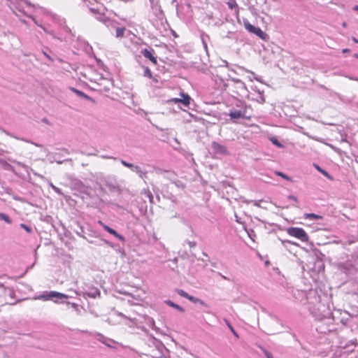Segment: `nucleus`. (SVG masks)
Listing matches in <instances>:
<instances>
[{
	"label": "nucleus",
	"mask_w": 358,
	"mask_h": 358,
	"mask_svg": "<svg viewBox=\"0 0 358 358\" xmlns=\"http://www.w3.org/2000/svg\"><path fill=\"white\" fill-rule=\"evenodd\" d=\"M304 218L305 219H309V220H319L322 219V216L315 214V213H306L304 214Z\"/></svg>",
	"instance_id": "nucleus-20"
},
{
	"label": "nucleus",
	"mask_w": 358,
	"mask_h": 358,
	"mask_svg": "<svg viewBox=\"0 0 358 358\" xmlns=\"http://www.w3.org/2000/svg\"><path fill=\"white\" fill-rule=\"evenodd\" d=\"M7 135L10 136H12V137H14V138H15L16 139H20V140L22 139V138H17V137H15V136H13V135H10V134H9V133H7Z\"/></svg>",
	"instance_id": "nucleus-51"
},
{
	"label": "nucleus",
	"mask_w": 358,
	"mask_h": 358,
	"mask_svg": "<svg viewBox=\"0 0 358 358\" xmlns=\"http://www.w3.org/2000/svg\"><path fill=\"white\" fill-rule=\"evenodd\" d=\"M260 101H262V103L264 102V99L262 98V99H260Z\"/></svg>",
	"instance_id": "nucleus-57"
},
{
	"label": "nucleus",
	"mask_w": 358,
	"mask_h": 358,
	"mask_svg": "<svg viewBox=\"0 0 358 358\" xmlns=\"http://www.w3.org/2000/svg\"><path fill=\"white\" fill-rule=\"evenodd\" d=\"M350 80H358V78H356L355 77H348Z\"/></svg>",
	"instance_id": "nucleus-50"
},
{
	"label": "nucleus",
	"mask_w": 358,
	"mask_h": 358,
	"mask_svg": "<svg viewBox=\"0 0 358 358\" xmlns=\"http://www.w3.org/2000/svg\"><path fill=\"white\" fill-rule=\"evenodd\" d=\"M199 299H200L194 297V296H193L192 295H190V296L188 297V300L190 301L191 302L194 303H197L199 302Z\"/></svg>",
	"instance_id": "nucleus-33"
},
{
	"label": "nucleus",
	"mask_w": 358,
	"mask_h": 358,
	"mask_svg": "<svg viewBox=\"0 0 358 358\" xmlns=\"http://www.w3.org/2000/svg\"><path fill=\"white\" fill-rule=\"evenodd\" d=\"M20 227L22 229H24L28 234H31L33 231L32 228L30 226H28L24 223H21L20 224Z\"/></svg>",
	"instance_id": "nucleus-25"
},
{
	"label": "nucleus",
	"mask_w": 358,
	"mask_h": 358,
	"mask_svg": "<svg viewBox=\"0 0 358 358\" xmlns=\"http://www.w3.org/2000/svg\"><path fill=\"white\" fill-rule=\"evenodd\" d=\"M181 98H172L168 101L169 103H182L185 107L189 108L192 98L187 94L180 92Z\"/></svg>",
	"instance_id": "nucleus-7"
},
{
	"label": "nucleus",
	"mask_w": 358,
	"mask_h": 358,
	"mask_svg": "<svg viewBox=\"0 0 358 358\" xmlns=\"http://www.w3.org/2000/svg\"><path fill=\"white\" fill-rule=\"evenodd\" d=\"M342 26L343 27H347V23L346 22H343Z\"/></svg>",
	"instance_id": "nucleus-56"
},
{
	"label": "nucleus",
	"mask_w": 358,
	"mask_h": 358,
	"mask_svg": "<svg viewBox=\"0 0 358 358\" xmlns=\"http://www.w3.org/2000/svg\"><path fill=\"white\" fill-rule=\"evenodd\" d=\"M104 182L106 186L109 189L110 191L116 192L117 193L121 192V189L118 185L116 178L113 176H108L105 178Z\"/></svg>",
	"instance_id": "nucleus-8"
},
{
	"label": "nucleus",
	"mask_w": 358,
	"mask_h": 358,
	"mask_svg": "<svg viewBox=\"0 0 358 358\" xmlns=\"http://www.w3.org/2000/svg\"><path fill=\"white\" fill-rule=\"evenodd\" d=\"M11 9L13 10V13L17 16L20 15H25L28 17H30L32 19V20L38 26L41 27L47 34L52 35L54 38H57L62 41V38L59 37H57L55 36L53 31H48L45 27L42 26L41 24H38L32 15V13L36 9H38V7L34 4H31L30 2H29L27 0H19L18 1H16L15 3H11Z\"/></svg>",
	"instance_id": "nucleus-1"
},
{
	"label": "nucleus",
	"mask_w": 358,
	"mask_h": 358,
	"mask_svg": "<svg viewBox=\"0 0 358 358\" xmlns=\"http://www.w3.org/2000/svg\"><path fill=\"white\" fill-rule=\"evenodd\" d=\"M287 234L293 237H295L302 242H307L308 241V236L305 230L300 227H289L287 229Z\"/></svg>",
	"instance_id": "nucleus-4"
},
{
	"label": "nucleus",
	"mask_w": 358,
	"mask_h": 358,
	"mask_svg": "<svg viewBox=\"0 0 358 358\" xmlns=\"http://www.w3.org/2000/svg\"><path fill=\"white\" fill-rule=\"evenodd\" d=\"M0 220L4 221L7 224H12L11 218L6 214L0 212Z\"/></svg>",
	"instance_id": "nucleus-21"
},
{
	"label": "nucleus",
	"mask_w": 358,
	"mask_h": 358,
	"mask_svg": "<svg viewBox=\"0 0 358 358\" xmlns=\"http://www.w3.org/2000/svg\"><path fill=\"white\" fill-rule=\"evenodd\" d=\"M143 76L145 77H148L149 78H151L152 77V74L150 69L147 66H143Z\"/></svg>",
	"instance_id": "nucleus-24"
},
{
	"label": "nucleus",
	"mask_w": 358,
	"mask_h": 358,
	"mask_svg": "<svg viewBox=\"0 0 358 358\" xmlns=\"http://www.w3.org/2000/svg\"><path fill=\"white\" fill-rule=\"evenodd\" d=\"M71 90L80 97H82V98H84V99H88V100L91 99V98L88 95L85 94L83 92H82L79 90H77V89L73 87V88H71Z\"/></svg>",
	"instance_id": "nucleus-18"
},
{
	"label": "nucleus",
	"mask_w": 358,
	"mask_h": 358,
	"mask_svg": "<svg viewBox=\"0 0 358 358\" xmlns=\"http://www.w3.org/2000/svg\"><path fill=\"white\" fill-rule=\"evenodd\" d=\"M203 255H205V256L208 257V255H207V254H206V253L203 252Z\"/></svg>",
	"instance_id": "nucleus-60"
},
{
	"label": "nucleus",
	"mask_w": 358,
	"mask_h": 358,
	"mask_svg": "<svg viewBox=\"0 0 358 358\" xmlns=\"http://www.w3.org/2000/svg\"><path fill=\"white\" fill-rule=\"evenodd\" d=\"M103 158H106V159H113L115 160H117V157H110V156H103Z\"/></svg>",
	"instance_id": "nucleus-44"
},
{
	"label": "nucleus",
	"mask_w": 358,
	"mask_h": 358,
	"mask_svg": "<svg viewBox=\"0 0 358 358\" xmlns=\"http://www.w3.org/2000/svg\"><path fill=\"white\" fill-rule=\"evenodd\" d=\"M16 164H17L18 166L22 167V168H23V169H24L27 171V170H28V169H29V167H28L27 165H25L24 164H23V163L20 162H16Z\"/></svg>",
	"instance_id": "nucleus-35"
},
{
	"label": "nucleus",
	"mask_w": 358,
	"mask_h": 358,
	"mask_svg": "<svg viewBox=\"0 0 358 358\" xmlns=\"http://www.w3.org/2000/svg\"><path fill=\"white\" fill-rule=\"evenodd\" d=\"M152 13L155 17V21L159 22L163 24L164 21H166L164 11L162 10L161 6L159 3L151 5Z\"/></svg>",
	"instance_id": "nucleus-6"
},
{
	"label": "nucleus",
	"mask_w": 358,
	"mask_h": 358,
	"mask_svg": "<svg viewBox=\"0 0 358 358\" xmlns=\"http://www.w3.org/2000/svg\"><path fill=\"white\" fill-rule=\"evenodd\" d=\"M271 141L272 143L275 145H276L278 148H282L283 145L281 143H280L275 138H271Z\"/></svg>",
	"instance_id": "nucleus-30"
},
{
	"label": "nucleus",
	"mask_w": 358,
	"mask_h": 358,
	"mask_svg": "<svg viewBox=\"0 0 358 358\" xmlns=\"http://www.w3.org/2000/svg\"><path fill=\"white\" fill-rule=\"evenodd\" d=\"M119 160H120V163H121L123 166H126V167H127V168H129V169L133 171V170H134V166H135V165H134V164H131V163H129V162H126L125 160L122 159H120Z\"/></svg>",
	"instance_id": "nucleus-22"
},
{
	"label": "nucleus",
	"mask_w": 358,
	"mask_h": 358,
	"mask_svg": "<svg viewBox=\"0 0 358 358\" xmlns=\"http://www.w3.org/2000/svg\"><path fill=\"white\" fill-rule=\"evenodd\" d=\"M99 223L102 226V227L104 229V230L108 231L109 234L113 235L118 240H120L122 242L125 241V238L122 235L118 234L115 229H113L111 227H108V225L105 224L101 221H99Z\"/></svg>",
	"instance_id": "nucleus-10"
},
{
	"label": "nucleus",
	"mask_w": 358,
	"mask_h": 358,
	"mask_svg": "<svg viewBox=\"0 0 358 358\" xmlns=\"http://www.w3.org/2000/svg\"><path fill=\"white\" fill-rule=\"evenodd\" d=\"M141 54L147 59H150L152 63L157 64V58L153 55L155 51L152 49H143Z\"/></svg>",
	"instance_id": "nucleus-11"
},
{
	"label": "nucleus",
	"mask_w": 358,
	"mask_h": 358,
	"mask_svg": "<svg viewBox=\"0 0 358 358\" xmlns=\"http://www.w3.org/2000/svg\"><path fill=\"white\" fill-rule=\"evenodd\" d=\"M236 106L240 108V109H231L229 111V115L231 120L250 119V116L247 115V110L248 108V106L244 102L238 101V103H236Z\"/></svg>",
	"instance_id": "nucleus-2"
},
{
	"label": "nucleus",
	"mask_w": 358,
	"mask_h": 358,
	"mask_svg": "<svg viewBox=\"0 0 358 358\" xmlns=\"http://www.w3.org/2000/svg\"><path fill=\"white\" fill-rule=\"evenodd\" d=\"M43 55L50 62H53V58L45 51H42Z\"/></svg>",
	"instance_id": "nucleus-34"
},
{
	"label": "nucleus",
	"mask_w": 358,
	"mask_h": 358,
	"mask_svg": "<svg viewBox=\"0 0 358 358\" xmlns=\"http://www.w3.org/2000/svg\"><path fill=\"white\" fill-rule=\"evenodd\" d=\"M115 29V37L116 38H122L124 36V31L126 30L125 27H117Z\"/></svg>",
	"instance_id": "nucleus-17"
},
{
	"label": "nucleus",
	"mask_w": 358,
	"mask_h": 358,
	"mask_svg": "<svg viewBox=\"0 0 358 358\" xmlns=\"http://www.w3.org/2000/svg\"><path fill=\"white\" fill-rule=\"evenodd\" d=\"M150 6L158 3V0H149Z\"/></svg>",
	"instance_id": "nucleus-43"
},
{
	"label": "nucleus",
	"mask_w": 358,
	"mask_h": 358,
	"mask_svg": "<svg viewBox=\"0 0 358 358\" xmlns=\"http://www.w3.org/2000/svg\"><path fill=\"white\" fill-rule=\"evenodd\" d=\"M357 240H358V238H357Z\"/></svg>",
	"instance_id": "nucleus-61"
},
{
	"label": "nucleus",
	"mask_w": 358,
	"mask_h": 358,
	"mask_svg": "<svg viewBox=\"0 0 358 358\" xmlns=\"http://www.w3.org/2000/svg\"><path fill=\"white\" fill-rule=\"evenodd\" d=\"M186 243L190 248H194L196 245V243L195 241H186Z\"/></svg>",
	"instance_id": "nucleus-37"
},
{
	"label": "nucleus",
	"mask_w": 358,
	"mask_h": 358,
	"mask_svg": "<svg viewBox=\"0 0 358 358\" xmlns=\"http://www.w3.org/2000/svg\"><path fill=\"white\" fill-rule=\"evenodd\" d=\"M7 135L10 136H12V137H14V138H15L16 139H20V140L22 139V138H17V137H15V136H13V135H10V134H9V133H7Z\"/></svg>",
	"instance_id": "nucleus-52"
},
{
	"label": "nucleus",
	"mask_w": 358,
	"mask_h": 358,
	"mask_svg": "<svg viewBox=\"0 0 358 358\" xmlns=\"http://www.w3.org/2000/svg\"><path fill=\"white\" fill-rule=\"evenodd\" d=\"M71 306L75 309V310H77L78 309V305L75 303H71Z\"/></svg>",
	"instance_id": "nucleus-46"
},
{
	"label": "nucleus",
	"mask_w": 358,
	"mask_h": 358,
	"mask_svg": "<svg viewBox=\"0 0 358 358\" xmlns=\"http://www.w3.org/2000/svg\"><path fill=\"white\" fill-rule=\"evenodd\" d=\"M350 52V50H349V49H343V52H344V53H345V52Z\"/></svg>",
	"instance_id": "nucleus-54"
},
{
	"label": "nucleus",
	"mask_w": 358,
	"mask_h": 358,
	"mask_svg": "<svg viewBox=\"0 0 358 358\" xmlns=\"http://www.w3.org/2000/svg\"><path fill=\"white\" fill-rule=\"evenodd\" d=\"M197 303L200 304L201 306H205V307H208V304L201 299H199V302Z\"/></svg>",
	"instance_id": "nucleus-39"
},
{
	"label": "nucleus",
	"mask_w": 358,
	"mask_h": 358,
	"mask_svg": "<svg viewBox=\"0 0 358 358\" xmlns=\"http://www.w3.org/2000/svg\"><path fill=\"white\" fill-rule=\"evenodd\" d=\"M218 274H219V275H220V276H221V278H222V279H224V280H229L227 277H226L225 275H222V273H218Z\"/></svg>",
	"instance_id": "nucleus-45"
},
{
	"label": "nucleus",
	"mask_w": 358,
	"mask_h": 358,
	"mask_svg": "<svg viewBox=\"0 0 358 358\" xmlns=\"http://www.w3.org/2000/svg\"><path fill=\"white\" fill-rule=\"evenodd\" d=\"M260 201H259V200H252V201H251V202L253 203V205L255 206H257V207L260 206V204H259Z\"/></svg>",
	"instance_id": "nucleus-38"
},
{
	"label": "nucleus",
	"mask_w": 358,
	"mask_h": 358,
	"mask_svg": "<svg viewBox=\"0 0 358 358\" xmlns=\"http://www.w3.org/2000/svg\"><path fill=\"white\" fill-rule=\"evenodd\" d=\"M353 10L358 11V6H354Z\"/></svg>",
	"instance_id": "nucleus-55"
},
{
	"label": "nucleus",
	"mask_w": 358,
	"mask_h": 358,
	"mask_svg": "<svg viewBox=\"0 0 358 358\" xmlns=\"http://www.w3.org/2000/svg\"><path fill=\"white\" fill-rule=\"evenodd\" d=\"M90 10L94 13L95 15V18L99 20V22H102L103 24H104L105 22H106V20H108V17L106 16L103 13H101L99 12H98L96 9L94 8H90Z\"/></svg>",
	"instance_id": "nucleus-13"
},
{
	"label": "nucleus",
	"mask_w": 358,
	"mask_h": 358,
	"mask_svg": "<svg viewBox=\"0 0 358 358\" xmlns=\"http://www.w3.org/2000/svg\"><path fill=\"white\" fill-rule=\"evenodd\" d=\"M288 199H290V200H293V201H294L296 202L298 201L297 198L295 196H294V195H289L288 196Z\"/></svg>",
	"instance_id": "nucleus-41"
},
{
	"label": "nucleus",
	"mask_w": 358,
	"mask_h": 358,
	"mask_svg": "<svg viewBox=\"0 0 358 358\" xmlns=\"http://www.w3.org/2000/svg\"><path fill=\"white\" fill-rule=\"evenodd\" d=\"M201 41H202V43H203V48L206 50L207 49V44L205 41V39H204V37L203 35H201Z\"/></svg>",
	"instance_id": "nucleus-40"
},
{
	"label": "nucleus",
	"mask_w": 358,
	"mask_h": 358,
	"mask_svg": "<svg viewBox=\"0 0 358 358\" xmlns=\"http://www.w3.org/2000/svg\"><path fill=\"white\" fill-rule=\"evenodd\" d=\"M352 40H353V41H354V42H355L356 43H358V40H357L356 38L353 37V38H352Z\"/></svg>",
	"instance_id": "nucleus-53"
},
{
	"label": "nucleus",
	"mask_w": 358,
	"mask_h": 358,
	"mask_svg": "<svg viewBox=\"0 0 358 358\" xmlns=\"http://www.w3.org/2000/svg\"><path fill=\"white\" fill-rule=\"evenodd\" d=\"M50 187L56 193L59 194H62V190L59 187L54 185L52 183L50 184Z\"/></svg>",
	"instance_id": "nucleus-32"
},
{
	"label": "nucleus",
	"mask_w": 358,
	"mask_h": 358,
	"mask_svg": "<svg viewBox=\"0 0 358 358\" xmlns=\"http://www.w3.org/2000/svg\"><path fill=\"white\" fill-rule=\"evenodd\" d=\"M260 101H262V103L264 102V99L262 98V99H260Z\"/></svg>",
	"instance_id": "nucleus-58"
},
{
	"label": "nucleus",
	"mask_w": 358,
	"mask_h": 358,
	"mask_svg": "<svg viewBox=\"0 0 358 358\" xmlns=\"http://www.w3.org/2000/svg\"><path fill=\"white\" fill-rule=\"evenodd\" d=\"M165 303L170 307H172V308H174L176 309H177L178 310H179L180 312L181 313H183L185 312V309L181 307L180 306H179L178 304H176L175 303H173V301H171V300H166L165 301Z\"/></svg>",
	"instance_id": "nucleus-16"
},
{
	"label": "nucleus",
	"mask_w": 358,
	"mask_h": 358,
	"mask_svg": "<svg viewBox=\"0 0 358 358\" xmlns=\"http://www.w3.org/2000/svg\"><path fill=\"white\" fill-rule=\"evenodd\" d=\"M313 166L326 178H327L329 180H333L332 176L327 171L322 169L319 165L313 164Z\"/></svg>",
	"instance_id": "nucleus-15"
},
{
	"label": "nucleus",
	"mask_w": 358,
	"mask_h": 358,
	"mask_svg": "<svg viewBox=\"0 0 358 358\" xmlns=\"http://www.w3.org/2000/svg\"><path fill=\"white\" fill-rule=\"evenodd\" d=\"M281 242L282 243V245H285V243H289V244H294L293 242L290 241H287V240H281Z\"/></svg>",
	"instance_id": "nucleus-42"
},
{
	"label": "nucleus",
	"mask_w": 358,
	"mask_h": 358,
	"mask_svg": "<svg viewBox=\"0 0 358 358\" xmlns=\"http://www.w3.org/2000/svg\"><path fill=\"white\" fill-rule=\"evenodd\" d=\"M224 322L226 323V324L227 325L228 328L230 329V331L233 333V334L236 336V337H238L237 333L236 332V331L234 330V327L231 325L230 322L227 320V319H224Z\"/></svg>",
	"instance_id": "nucleus-26"
},
{
	"label": "nucleus",
	"mask_w": 358,
	"mask_h": 358,
	"mask_svg": "<svg viewBox=\"0 0 358 358\" xmlns=\"http://www.w3.org/2000/svg\"><path fill=\"white\" fill-rule=\"evenodd\" d=\"M275 174L276 176H280L281 178H282L288 180V181H292V178L289 176H287L286 174H285L282 172L275 171Z\"/></svg>",
	"instance_id": "nucleus-23"
},
{
	"label": "nucleus",
	"mask_w": 358,
	"mask_h": 358,
	"mask_svg": "<svg viewBox=\"0 0 358 358\" xmlns=\"http://www.w3.org/2000/svg\"><path fill=\"white\" fill-rule=\"evenodd\" d=\"M64 29L65 31H66L69 34L71 33V29L69 27H64Z\"/></svg>",
	"instance_id": "nucleus-48"
},
{
	"label": "nucleus",
	"mask_w": 358,
	"mask_h": 358,
	"mask_svg": "<svg viewBox=\"0 0 358 358\" xmlns=\"http://www.w3.org/2000/svg\"><path fill=\"white\" fill-rule=\"evenodd\" d=\"M133 171L135 172L141 179H144L145 178H146L148 173V171L146 170H145L138 165H135Z\"/></svg>",
	"instance_id": "nucleus-14"
},
{
	"label": "nucleus",
	"mask_w": 358,
	"mask_h": 358,
	"mask_svg": "<svg viewBox=\"0 0 358 358\" xmlns=\"http://www.w3.org/2000/svg\"><path fill=\"white\" fill-rule=\"evenodd\" d=\"M266 357H267L268 358H272V355H271V353H269V352H267V353H266Z\"/></svg>",
	"instance_id": "nucleus-49"
},
{
	"label": "nucleus",
	"mask_w": 358,
	"mask_h": 358,
	"mask_svg": "<svg viewBox=\"0 0 358 358\" xmlns=\"http://www.w3.org/2000/svg\"><path fill=\"white\" fill-rule=\"evenodd\" d=\"M68 298H69L68 295H66L64 294L57 292L55 291L45 292L36 297V299H41L43 301L52 300L55 302H57L58 300H60V299H68Z\"/></svg>",
	"instance_id": "nucleus-3"
},
{
	"label": "nucleus",
	"mask_w": 358,
	"mask_h": 358,
	"mask_svg": "<svg viewBox=\"0 0 358 358\" xmlns=\"http://www.w3.org/2000/svg\"><path fill=\"white\" fill-rule=\"evenodd\" d=\"M143 194L145 195L146 197L148 198L149 201L152 203L153 200V196L152 193L149 190H144Z\"/></svg>",
	"instance_id": "nucleus-29"
},
{
	"label": "nucleus",
	"mask_w": 358,
	"mask_h": 358,
	"mask_svg": "<svg viewBox=\"0 0 358 358\" xmlns=\"http://www.w3.org/2000/svg\"><path fill=\"white\" fill-rule=\"evenodd\" d=\"M99 336H100V338H99V341L100 342H101L102 343L106 345L108 347H111L110 344L106 343V340H108L107 338L104 337L102 334H99Z\"/></svg>",
	"instance_id": "nucleus-31"
},
{
	"label": "nucleus",
	"mask_w": 358,
	"mask_h": 358,
	"mask_svg": "<svg viewBox=\"0 0 358 358\" xmlns=\"http://www.w3.org/2000/svg\"><path fill=\"white\" fill-rule=\"evenodd\" d=\"M211 147H212L213 152L216 154H220V155H227L228 154L227 148L224 145H221L217 142L213 141L211 144Z\"/></svg>",
	"instance_id": "nucleus-9"
},
{
	"label": "nucleus",
	"mask_w": 358,
	"mask_h": 358,
	"mask_svg": "<svg viewBox=\"0 0 358 358\" xmlns=\"http://www.w3.org/2000/svg\"><path fill=\"white\" fill-rule=\"evenodd\" d=\"M177 293L180 296H182L187 299H188V297L190 296V295L187 293L185 291H184L183 289H178L177 291Z\"/></svg>",
	"instance_id": "nucleus-27"
},
{
	"label": "nucleus",
	"mask_w": 358,
	"mask_h": 358,
	"mask_svg": "<svg viewBox=\"0 0 358 358\" xmlns=\"http://www.w3.org/2000/svg\"><path fill=\"white\" fill-rule=\"evenodd\" d=\"M83 296L85 298L90 297L95 299L100 296V291L96 287H92L90 290L84 292Z\"/></svg>",
	"instance_id": "nucleus-12"
},
{
	"label": "nucleus",
	"mask_w": 358,
	"mask_h": 358,
	"mask_svg": "<svg viewBox=\"0 0 358 358\" xmlns=\"http://www.w3.org/2000/svg\"><path fill=\"white\" fill-rule=\"evenodd\" d=\"M118 315L124 317V318H127V319H129L128 317H127L126 315H124V314H122V313H118Z\"/></svg>",
	"instance_id": "nucleus-47"
},
{
	"label": "nucleus",
	"mask_w": 358,
	"mask_h": 358,
	"mask_svg": "<svg viewBox=\"0 0 358 358\" xmlns=\"http://www.w3.org/2000/svg\"><path fill=\"white\" fill-rule=\"evenodd\" d=\"M159 358H167V357H165V356H161V357H159Z\"/></svg>",
	"instance_id": "nucleus-59"
},
{
	"label": "nucleus",
	"mask_w": 358,
	"mask_h": 358,
	"mask_svg": "<svg viewBox=\"0 0 358 358\" xmlns=\"http://www.w3.org/2000/svg\"><path fill=\"white\" fill-rule=\"evenodd\" d=\"M118 24V22L115 20H111L110 19L109 17L108 18V20H106V22L104 23V24L108 28V29H111V28H115L116 27L117 24Z\"/></svg>",
	"instance_id": "nucleus-19"
},
{
	"label": "nucleus",
	"mask_w": 358,
	"mask_h": 358,
	"mask_svg": "<svg viewBox=\"0 0 358 358\" xmlns=\"http://www.w3.org/2000/svg\"><path fill=\"white\" fill-rule=\"evenodd\" d=\"M244 27L250 33L254 34L259 38L266 40L267 34L263 31L259 27L251 24L248 20L244 21Z\"/></svg>",
	"instance_id": "nucleus-5"
},
{
	"label": "nucleus",
	"mask_w": 358,
	"mask_h": 358,
	"mask_svg": "<svg viewBox=\"0 0 358 358\" xmlns=\"http://www.w3.org/2000/svg\"><path fill=\"white\" fill-rule=\"evenodd\" d=\"M146 322L147 324L152 328V329H154L155 327V320H153V318L150 317H146Z\"/></svg>",
	"instance_id": "nucleus-28"
},
{
	"label": "nucleus",
	"mask_w": 358,
	"mask_h": 358,
	"mask_svg": "<svg viewBox=\"0 0 358 358\" xmlns=\"http://www.w3.org/2000/svg\"><path fill=\"white\" fill-rule=\"evenodd\" d=\"M21 141H25L27 143H31V144H34V145H36V147H39V148H42L43 146L40 144H38L36 143H34L29 140H26V139H24V138H22Z\"/></svg>",
	"instance_id": "nucleus-36"
}]
</instances>
